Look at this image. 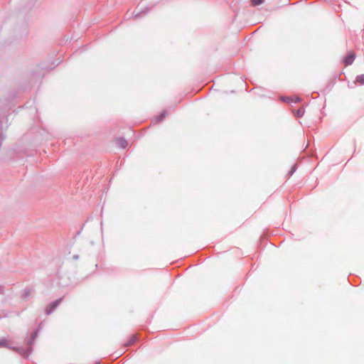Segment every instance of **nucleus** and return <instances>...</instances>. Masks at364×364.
<instances>
[{
  "mask_svg": "<svg viewBox=\"0 0 364 364\" xmlns=\"http://www.w3.org/2000/svg\"><path fill=\"white\" fill-rule=\"evenodd\" d=\"M37 331H34L31 333V338L28 340V345L29 346L26 350L21 349V353H22L24 356H28L32 352L31 345L33 343L36 338L37 337Z\"/></svg>",
  "mask_w": 364,
  "mask_h": 364,
  "instance_id": "obj_1",
  "label": "nucleus"
},
{
  "mask_svg": "<svg viewBox=\"0 0 364 364\" xmlns=\"http://www.w3.org/2000/svg\"><path fill=\"white\" fill-rule=\"evenodd\" d=\"M63 298H60L53 302H51L45 310L46 315H50L53 311H54L56 308L60 305L62 301Z\"/></svg>",
  "mask_w": 364,
  "mask_h": 364,
  "instance_id": "obj_2",
  "label": "nucleus"
},
{
  "mask_svg": "<svg viewBox=\"0 0 364 364\" xmlns=\"http://www.w3.org/2000/svg\"><path fill=\"white\" fill-rule=\"evenodd\" d=\"M168 115L167 111L164 110L161 114L156 116L152 119V122L154 124H157L163 121L166 117Z\"/></svg>",
  "mask_w": 364,
  "mask_h": 364,
  "instance_id": "obj_3",
  "label": "nucleus"
},
{
  "mask_svg": "<svg viewBox=\"0 0 364 364\" xmlns=\"http://www.w3.org/2000/svg\"><path fill=\"white\" fill-rule=\"evenodd\" d=\"M355 55L353 52H350L348 55L344 59V63L346 65H351L354 60H355Z\"/></svg>",
  "mask_w": 364,
  "mask_h": 364,
  "instance_id": "obj_4",
  "label": "nucleus"
},
{
  "mask_svg": "<svg viewBox=\"0 0 364 364\" xmlns=\"http://www.w3.org/2000/svg\"><path fill=\"white\" fill-rule=\"evenodd\" d=\"M117 145L122 149H125L128 146V142L124 138L120 137L117 139Z\"/></svg>",
  "mask_w": 364,
  "mask_h": 364,
  "instance_id": "obj_5",
  "label": "nucleus"
},
{
  "mask_svg": "<svg viewBox=\"0 0 364 364\" xmlns=\"http://www.w3.org/2000/svg\"><path fill=\"white\" fill-rule=\"evenodd\" d=\"M136 336H132L129 339V341H127V343L125 344V346H129L132 344H134L136 341Z\"/></svg>",
  "mask_w": 364,
  "mask_h": 364,
  "instance_id": "obj_6",
  "label": "nucleus"
},
{
  "mask_svg": "<svg viewBox=\"0 0 364 364\" xmlns=\"http://www.w3.org/2000/svg\"><path fill=\"white\" fill-rule=\"evenodd\" d=\"M295 115L298 117H301L304 114V109L301 107L295 112Z\"/></svg>",
  "mask_w": 364,
  "mask_h": 364,
  "instance_id": "obj_7",
  "label": "nucleus"
},
{
  "mask_svg": "<svg viewBox=\"0 0 364 364\" xmlns=\"http://www.w3.org/2000/svg\"><path fill=\"white\" fill-rule=\"evenodd\" d=\"M355 80L356 82L360 85H364V74L358 75Z\"/></svg>",
  "mask_w": 364,
  "mask_h": 364,
  "instance_id": "obj_8",
  "label": "nucleus"
},
{
  "mask_svg": "<svg viewBox=\"0 0 364 364\" xmlns=\"http://www.w3.org/2000/svg\"><path fill=\"white\" fill-rule=\"evenodd\" d=\"M32 293V290L30 289H25L24 290V293H23V296L25 298H27Z\"/></svg>",
  "mask_w": 364,
  "mask_h": 364,
  "instance_id": "obj_9",
  "label": "nucleus"
},
{
  "mask_svg": "<svg viewBox=\"0 0 364 364\" xmlns=\"http://www.w3.org/2000/svg\"><path fill=\"white\" fill-rule=\"evenodd\" d=\"M0 347H7L9 346L6 344V339L5 338H0Z\"/></svg>",
  "mask_w": 364,
  "mask_h": 364,
  "instance_id": "obj_10",
  "label": "nucleus"
},
{
  "mask_svg": "<svg viewBox=\"0 0 364 364\" xmlns=\"http://www.w3.org/2000/svg\"><path fill=\"white\" fill-rule=\"evenodd\" d=\"M252 5L257 6L260 5L264 2V0H251Z\"/></svg>",
  "mask_w": 364,
  "mask_h": 364,
  "instance_id": "obj_11",
  "label": "nucleus"
},
{
  "mask_svg": "<svg viewBox=\"0 0 364 364\" xmlns=\"http://www.w3.org/2000/svg\"><path fill=\"white\" fill-rule=\"evenodd\" d=\"M282 100L284 102H291V99L290 97H282Z\"/></svg>",
  "mask_w": 364,
  "mask_h": 364,
  "instance_id": "obj_12",
  "label": "nucleus"
},
{
  "mask_svg": "<svg viewBox=\"0 0 364 364\" xmlns=\"http://www.w3.org/2000/svg\"><path fill=\"white\" fill-rule=\"evenodd\" d=\"M296 171V166H293L291 171L289 172V175L291 176Z\"/></svg>",
  "mask_w": 364,
  "mask_h": 364,
  "instance_id": "obj_13",
  "label": "nucleus"
},
{
  "mask_svg": "<svg viewBox=\"0 0 364 364\" xmlns=\"http://www.w3.org/2000/svg\"><path fill=\"white\" fill-rule=\"evenodd\" d=\"M4 288L2 285H0V294H4Z\"/></svg>",
  "mask_w": 364,
  "mask_h": 364,
  "instance_id": "obj_14",
  "label": "nucleus"
},
{
  "mask_svg": "<svg viewBox=\"0 0 364 364\" xmlns=\"http://www.w3.org/2000/svg\"><path fill=\"white\" fill-rule=\"evenodd\" d=\"M4 137L3 135L0 134V145L1 144L2 141H4Z\"/></svg>",
  "mask_w": 364,
  "mask_h": 364,
  "instance_id": "obj_15",
  "label": "nucleus"
},
{
  "mask_svg": "<svg viewBox=\"0 0 364 364\" xmlns=\"http://www.w3.org/2000/svg\"><path fill=\"white\" fill-rule=\"evenodd\" d=\"M134 16H135L136 18H138V17H139V16H140V14H139V13H137L136 14H135V15H134Z\"/></svg>",
  "mask_w": 364,
  "mask_h": 364,
  "instance_id": "obj_16",
  "label": "nucleus"
},
{
  "mask_svg": "<svg viewBox=\"0 0 364 364\" xmlns=\"http://www.w3.org/2000/svg\"><path fill=\"white\" fill-rule=\"evenodd\" d=\"M300 100V98L299 97H296L295 102H299Z\"/></svg>",
  "mask_w": 364,
  "mask_h": 364,
  "instance_id": "obj_17",
  "label": "nucleus"
}]
</instances>
